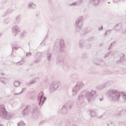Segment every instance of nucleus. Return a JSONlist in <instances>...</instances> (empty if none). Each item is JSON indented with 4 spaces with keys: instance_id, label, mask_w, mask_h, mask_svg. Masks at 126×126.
Here are the masks:
<instances>
[{
    "instance_id": "obj_1",
    "label": "nucleus",
    "mask_w": 126,
    "mask_h": 126,
    "mask_svg": "<svg viewBox=\"0 0 126 126\" xmlns=\"http://www.w3.org/2000/svg\"><path fill=\"white\" fill-rule=\"evenodd\" d=\"M43 99L44 100H46V98L43 97V96H41V98H40V101H42V100H43Z\"/></svg>"
}]
</instances>
